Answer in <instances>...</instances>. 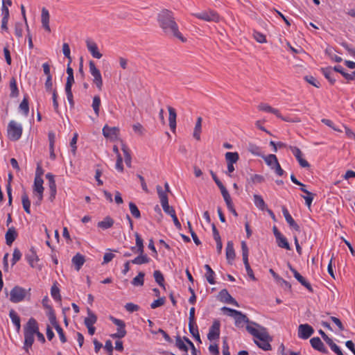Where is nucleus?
<instances>
[{"mask_svg": "<svg viewBox=\"0 0 355 355\" xmlns=\"http://www.w3.org/2000/svg\"><path fill=\"white\" fill-rule=\"evenodd\" d=\"M220 322L219 320H214L210 327L207 338L209 340H216L220 336Z\"/></svg>", "mask_w": 355, "mask_h": 355, "instance_id": "13", "label": "nucleus"}, {"mask_svg": "<svg viewBox=\"0 0 355 355\" xmlns=\"http://www.w3.org/2000/svg\"><path fill=\"white\" fill-rule=\"evenodd\" d=\"M113 224L114 220L112 218L107 216L102 221L98 223V227L103 230H107L110 228Z\"/></svg>", "mask_w": 355, "mask_h": 355, "instance_id": "32", "label": "nucleus"}, {"mask_svg": "<svg viewBox=\"0 0 355 355\" xmlns=\"http://www.w3.org/2000/svg\"><path fill=\"white\" fill-rule=\"evenodd\" d=\"M253 200L255 206L260 210L264 211L267 209V205L260 195L254 194L253 196Z\"/></svg>", "mask_w": 355, "mask_h": 355, "instance_id": "25", "label": "nucleus"}, {"mask_svg": "<svg viewBox=\"0 0 355 355\" xmlns=\"http://www.w3.org/2000/svg\"><path fill=\"white\" fill-rule=\"evenodd\" d=\"M126 335V330L123 328H117V332L111 335L112 338H122Z\"/></svg>", "mask_w": 355, "mask_h": 355, "instance_id": "58", "label": "nucleus"}, {"mask_svg": "<svg viewBox=\"0 0 355 355\" xmlns=\"http://www.w3.org/2000/svg\"><path fill=\"white\" fill-rule=\"evenodd\" d=\"M189 329L190 333L195 338V339L200 343L201 340H200V334L198 332V327L196 324V323L189 324Z\"/></svg>", "mask_w": 355, "mask_h": 355, "instance_id": "43", "label": "nucleus"}, {"mask_svg": "<svg viewBox=\"0 0 355 355\" xmlns=\"http://www.w3.org/2000/svg\"><path fill=\"white\" fill-rule=\"evenodd\" d=\"M155 282L160 286H164V278L159 270H155L153 273Z\"/></svg>", "mask_w": 355, "mask_h": 355, "instance_id": "48", "label": "nucleus"}, {"mask_svg": "<svg viewBox=\"0 0 355 355\" xmlns=\"http://www.w3.org/2000/svg\"><path fill=\"white\" fill-rule=\"evenodd\" d=\"M226 259L227 262L232 264V261L236 257V254L234 248V243L232 241H229L226 246Z\"/></svg>", "mask_w": 355, "mask_h": 355, "instance_id": "21", "label": "nucleus"}, {"mask_svg": "<svg viewBox=\"0 0 355 355\" xmlns=\"http://www.w3.org/2000/svg\"><path fill=\"white\" fill-rule=\"evenodd\" d=\"M225 156L227 163L229 164H235L239 159V153L236 152H227Z\"/></svg>", "mask_w": 355, "mask_h": 355, "instance_id": "34", "label": "nucleus"}, {"mask_svg": "<svg viewBox=\"0 0 355 355\" xmlns=\"http://www.w3.org/2000/svg\"><path fill=\"white\" fill-rule=\"evenodd\" d=\"M275 239L276 243L279 248H284L288 250H291V247L288 242V240L283 234H281L280 236H277V238H275Z\"/></svg>", "mask_w": 355, "mask_h": 355, "instance_id": "29", "label": "nucleus"}, {"mask_svg": "<svg viewBox=\"0 0 355 355\" xmlns=\"http://www.w3.org/2000/svg\"><path fill=\"white\" fill-rule=\"evenodd\" d=\"M175 345L180 350L187 352L188 347L185 344L184 341L182 340L180 337L177 338Z\"/></svg>", "mask_w": 355, "mask_h": 355, "instance_id": "54", "label": "nucleus"}, {"mask_svg": "<svg viewBox=\"0 0 355 355\" xmlns=\"http://www.w3.org/2000/svg\"><path fill=\"white\" fill-rule=\"evenodd\" d=\"M263 159L266 164L270 167L271 169H273L276 164L279 163L277 158L275 155H268L263 157Z\"/></svg>", "mask_w": 355, "mask_h": 355, "instance_id": "30", "label": "nucleus"}, {"mask_svg": "<svg viewBox=\"0 0 355 355\" xmlns=\"http://www.w3.org/2000/svg\"><path fill=\"white\" fill-rule=\"evenodd\" d=\"M23 128L20 123H18L14 120H11L7 128L8 137L11 141L19 140L22 135Z\"/></svg>", "mask_w": 355, "mask_h": 355, "instance_id": "4", "label": "nucleus"}, {"mask_svg": "<svg viewBox=\"0 0 355 355\" xmlns=\"http://www.w3.org/2000/svg\"><path fill=\"white\" fill-rule=\"evenodd\" d=\"M62 52L63 54L66 58L69 59V63L71 62V52H70V48L67 43H64L62 45Z\"/></svg>", "mask_w": 355, "mask_h": 355, "instance_id": "59", "label": "nucleus"}, {"mask_svg": "<svg viewBox=\"0 0 355 355\" xmlns=\"http://www.w3.org/2000/svg\"><path fill=\"white\" fill-rule=\"evenodd\" d=\"M17 237V232L14 227L8 228L6 233V243L8 245L10 246Z\"/></svg>", "mask_w": 355, "mask_h": 355, "instance_id": "23", "label": "nucleus"}, {"mask_svg": "<svg viewBox=\"0 0 355 355\" xmlns=\"http://www.w3.org/2000/svg\"><path fill=\"white\" fill-rule=\"evenodd\" d=\"M218 300L226 304H230L236 306H239L238 302L230 295L226 289H223L219 292Z\"/></svg>", "mask_w": 355, "mask_h": 355, "instance_id": "14", "label": "nucleus"}, {"mask_svg": "<svg viewBox=\"0 0 355 355\" xmlns=\"http://www.w3.org/2000/svg\"><path fill=\"white\" fill-rule=\"evenodd\" d=\"M304 79L306 80V82H308L309 83H310L311 85H313L315 87L318 88L320 86V82L312 76H305Z\"/></svg>", "mask_w": 355, "mask_h": 355, "instance_id": "57", "label": "nucleus"}, {"mask_svg": "<svg viewBox=\"0 0 355 355\" xmlns=\"http://www.w3.org/2000/svg\"><path fill=\"white\" fill-rule=\"evenodd\" d=\"M157 191L158 196L160 200V203L162 204L164 202H166L168 200V193L162 189V187L160 185H157L156 187Z\"/></svg>", "mask_w": 355, "mask_h": 355, "instance_id": "37", "label": "nucleus"}, {"mask_svg": "<svg viewBox=\"0 0 355 355\" xmlns=\"http://www.w3.org/2000/svg\"><path fill=\"white\" fill-rule=\"evenodd\" d=\"M86 45L88 51L92 54V57L96 59L102 58L103 55L98 51V48L96 42L90 39L86 40Z\"/></svg>", "mask_w": 355, "mask_h": 355, "instance_id": "16", "label": "nucleus"}, {"mask_svg": "<svg viewBox=\"0 0 355 355\" xmlns=\"http://www.w3.org/2000/svg\"><path fill=\"white\" fill-rule=\"evenodd\" d=\"M136 246L137 248V252L138 253H143L144 250L143 239L141 238L138 233H135Z\"/></svg>", "mask_w": 355, "mask_h": 355, "instance_id": "45", "label": "nucleus"}, {"mask_svg": "<svg viewBox=\"0 0 355 355\" xmlns=\"http://www.w3.org/2000/svg\"><path fill=\"white\" fill-rule=\"evenodd\" d=\"M43 183L44 181L42 177L38 175H35L33 184V196L36 198V200L34 202L35 205H40L42 200L44 192Z\"/></svg>", "mask_w": 355, "mask_h": 355, "instance_id": "5", "label": "nucleus"}, {"mask_svg": "<svg viewBox=\"0 0 355 355\" xmlns=\"http://www.w3.org/2000/svg\"><path fill=\"white\" fill-rule=\"evenodd\" d=\"M92 106L95 114L98 116L99 115V110L101 106V98L99 96H94Z\"/></svg>", "mask_w": 355, "mask_h": 355, "instance_id": "41", "label": "nucleus"}, {"mask_svg": "<svg viewBox=\"0 0 355 355\" xmlns=\"http://www.w3.org/2000/svg\"><path fill=\"white\" fill-rule=\"evenodd\" d=\"M89 72L93 76V82L99 90L103 87V79L100 71L96 68L94 61L90 60L89 62Z\"/></svg>", "mask_w": 355, "mask_h": 355, "instance_id": "9", "label": "nucleus"}, {"mask_svg": "<svg viewBox=\"0 0 355 355\" xmlns=\"http://www.w3.org/2000/svg\"><path fill=\"white\" fill-rule=\"evenodd\" d=\"M49 19H50V15L49 12V10L43 8L42 9V14H41V22L42 27L48 32H51V28L49 26Z\"/></svg>", "mask_w": 355, "mask_h": 355, "instance_id": "20", "label": "nucleus"}, {"mask_svg": "<svg viewBox=\"0 0 355 355\" xmlns=\"http://www.w3.org/2000/svg\"><path fill=\"white\" fill-rule=\"evenodd\" d=\"M119 130L116 127H109L108 125H105L103 128V134L106 138H109L110 139H114L117 137Z\"/></svg>", "mask_w": 355, "mask_h": 355, "instance_id": "18", "label": "nucleus"}, {"mask_svg": "<svg viewBox=\"0 0 355 355\" xmlns=\"http://www.w3.org/2000/svg\"><path fill=\"white\" fill-rule=\"evenodd\" d=\"M31 289H28V291L25 288L16 286H15L10 293V302L13 303H19L20 302H22L25 297H26L27 294L29 293V291Z\"/></svg>", "mask_w": 355, "mask_h": 355, "instance_id": "6", "label": "nucleus"}, {"mask_svg": "<svg viewBox=\"0 0 355 355\" xmlns=\"http://www.w3.org/2000/svg\"><path fill=\"white\" fill-rule=\"evenodd\" d=\"M323 75L330 82L331 84H334L336 82V79L333 78L334 71L331 68H325L322 69Z\"/></svg>", "mask_w": 355, "mask_h": 355, "instance_id": "42", "label": "nucleus"}, {"mask_svg": "<svg viewBox=\"0 0 355 355\" xmlns=\"http://www.w3.org/2000/svg\"><path fill=\"white\" fill-rule=\"evenodd\" d=\"M157 20L159 26L166 35L175 37L182 42L185 41L178 30V26L174 20L173 14L171 11L168 10H162L158 15Z\"/></svg>", "mask_w": 355, "mask_h": 355, "instance_id": "1", "label": "nucleus"}, {"mask_svg": "<svg viewBox=\"0 0 355 355\" xmlns=\"http://www.w3.org/2000/svg\"><path fill=\"white\" fill-rule=\"evenodd\" d=\"M38 330V324L33 318H30L24 328V349L28 352L29 348L31 347L34 343V337Z\"/></svg>", "mask_w": 355, "mask_h": 355, "instance_id": "3", "label": "nucleus"}, {"mask_svg": "<svg viewBox=\"0 0 355 355\" xmlns=\"http://www.w3.org/2000/svg\"><path fill=\"white\" fill-rule=\"evenodd\" d=\"M97 321L96 315L89 309H87V317L85 318L84 323L85 326H94Z\"/></svg>", "mask_w": 355, "mask_h": 355, "instance_id": "28", "label": "nucleus"}, {"mask_svg": "<svg viewBox=\"0 0 355 355\" xmlns=\"http://www.w3.org/2000/svg\"><path fill=\"white\" fill-rule=\"evenodd\" d=\"M9 316L16 327L17 331H19L21 328L20 324V318L17 315V313L14 310H10L9 313Z\"/></svg>", "mask_w": 355, "mask_h": 355, "instance_id": "31", "label": "nucleus"}, {"mask_svg": "<svg viewBox=\"0 0 355 355\" xmlns=\"http://www.w3.org/2000/svg\"><path fill=\"white\" fill-rule=\"evenodd\" d=\"M241 250L243 261L248 277L253 281L256 280L252 269L251 268L248 261L249 250L245 241L241 242Z\"/></svg>", "mask_w": 355, "mask_h": 355, "instance_id": "8", "label": "nucleus"}, {"mask_svg": "<svg viewBox=\"0 0 355 355\" xmlns=\"http://www.w3.org/2000/svg\"><path fill=\"white\" fill-rule=\"evenodd\" d=\"M26 259L29 263V265L33 268L35 267V262L37 260V257L35 254V252L33 250H31L30 252L26 254Z\"/></svg>", "mask_w": 355, "mask_h": 355, "instance_id": "38", "label": "nucleus"}, {"mask_svg": "<svg viewBox=\"0 0 355 355\" xmlns=\"http://www.w3.org/2000/svg\"><path fill=\"white\" fill-rule=\"evenodd\" d=\"M20 110L24 113L25 116H28L29 112L28 101L26 96H24V99L19 105Z\"/></svg>", "mask_w": 355, "mask_h": 355, "instance_id": "44", "label": "nucleus"}, {"mask_svg": "<svg viewBox=\"0 0 355 355\" xmlns=\"http://www.w3.org/2000/svg\"><path fill=\"white\" fill-rule=\"evenodd\" d=\"M246 330L250 334L256 338V340H254V343L259 348L265 351L271 349L270 342L272 339L269 336L266 328L257 323H252L249 326L246 327Z\"/></svg>", "mask_w": 355, "mask_h": 355, "instance_id": "2", "label": "nucleus"}, {"mask_svg": "<svg viewBox=\"0 0 355 355\" xmlns=\"http://www.w3.org/2000/svg\"><path fill=\"white\" fill-rule=\"evenodd\" d=\"M221 311L223 312V313L233 318H234L236 314L239 313V311L226 306L221 308Z\"/></svg>", "mask_w": 355, "mask_h": 355, "instance_id": "49", "label": "nucleus"}, {"mask_svg": "<svg viewBox=\"0 0 355 355\" xmlns=\"http://www.w3.org/2000/svg\"><path fill=\"white\" fill-rule=\"evenodd\" d=\"M129 208L131 214L135 218H139L141 217L140 211L139 210V209L137 208V205L135 203L130 202L129 203Z\"/></svg>", "mask_w": 355, "mask_h": 355, "instance_id": "46", "label": "nucleus"}, {"mask_svg": "<svg viewBox=\"0 0 355 355\" xmlns=\"http://www.w3.org/2000/svg\"><path fill=\"white\" fill-rule=\"evenodd\" d=\"M144 272H139L138 275L132 280V284L135 286H142L144 283Z\"/></svg>", "mask_w": 355, "mask_h": 355, "instance_id": "35", "label": "nucleus"}, {"mask_svg": "<svg viewBox=\"0 0 355 355\" xmlns=\"http://www.w3.org/2000/svg\"><path fill=\"white\" fill-rule=\"evenodd\" d=\"M248 150L254 155H261V148L258 146L253 144H249L248 147Z\"/></svg>", "mask_w": 355, "mask_h": 355, "instance_id": "50", "label": "nucleus"}, {"mask_svg": "<svg viewBox=\"0 0 355 355\" xmlns=\"http://www.w3.org/2000/svg\"><path fill=\"white\" fill-rule=\"evenodd\" d=\"M253 37L254 40L259 43H266V39L265 35L261 33L254 31Z\"/></svg>", "mask_w": 355, "mask_h": 355, "instance_id": "51", "label": "nucleus"}, {"mask_svg": "<svg viewBox=\"0 0 355 355\" xmlns=\"http://www.w3.org/2000/svg\"><path fill=\"white\" fill-rule=\"evenodd\" d=\"M282 213L289 226L296 231H300V226L296 223L285 207H282Z\"/></svg>", "mask_w": 355, "mask_h": 355, "instance_id": "19", "label": "nucleus"}, {"mask_svg": "<svg viewBox=\"0 0 355 355\" xmlns=\"http://www.w3.org/2000/svg\"><path fill=\"white\" fill-rule=\"evenodd\" d=\"M45 89L49 92L56 91L53 88L52 77H46V82L44 83Z\"/></svg>", "mask_w": 355, "mask_h": 355, "instance_id": "62", "label": "nucleus"}, {"mask_svg": "<svg viewBox=\"0 0 355 355\" xmlns=\"http://www.w3.org/2000/svg\"><path fill=\"white\" fill-rule=\"evenodd\" d=\"M202 117H198L193 130V137L198 141L200 139V133L202 131Z\"/></svg>", "mask_w": 355, "mask_h": 355, "instance_id": "24", "label": "nucleus"}, {"mask_svg": "<svg viewBox=\"0 0 355 355\" xmlns=\"http://www.w3.org/2000/svg\"><path fill=\"white\" fill-rule=\"evenodd\" d=\"M165 303V297H159L157 300H154L151 304L150 308L155 309L157 307L163 306Z\"/></svg>", "mask_w": 355, "mask_h": 355, "instance_id": "56", "label": "nucleus"}, {"mask_svg": "<svg viewBox=\"0 0 355 355\" xmlns=\"http://www.w3.org/2000/svg\"><path fill=\"white\" fill-rule=\"evenodd\" d=\"M288 148L292 152L301 167L309 168L310 166L309 162L303 158V154L299 148L290 146Z\"/></svg>", "mask_w": 355, "mask_h": 355, "instance_id": "12", "label": "nucleus"}, {"mask_svg": "<svg viewBox=\"0 0 355 355\" xmlns=\"http://www.w3.org/2000/svg\"><path fill=\"white\" fill-rule=\"evenodd\" d=\"M310 343L312 347L322 353L327 354L328 350L322 342L320 338L314 337L310 340Z\"/></svg>", "mask_w": 355, "mask_h": 355, "instance_id": "17", "label": "nucleus"}, {"mask_svg": "<svg viewBox=\"0 0 355 355\" xmlns=\"http://www.w3.org/2000/svg\"><path fill=\"white\" fill-rule=\"evenodd\" d=\"M314 333L313 328L308 324H302L298 327L297 336L303 340H306Z\"/></svg>", "mask_w": 355, "mask_h": 355, "instance_id": "10", "label": "nucleus"}, {"mask_svg": "<svg viewBox=\"0 0 355 355\" xmlns=\"http://www.w3.org/2000/svg\"><path fill=\"white\" fill-rule=\"evenodd\" d=\"M220 192L227 206L233 203L231 196L227 189L222 191Z\"/></svg>", "mask_w": 355, "mask_h": 355, "instance_id": "61", "label": "nucleus"}, {"mask_svg": "<svg viewBox=\"0 0 355 355\" xmlns=\"http://www.w3.org/2000/svg\"><path fill=\"white\" fill-rule=\"evenodd\" d=\"M139 256L135 257L134 259L131 260V263L133 264L137 265H141L144 263H149L150 261V259L146 255L143 253H139Z\"/></svg>", "mask_w": 355, "mask_h": 355, "instance_id": "27", "label": "nucleus"}, {"mask_svg": "<svg viewBox=\"0 0 355 355\" xmlns=\"http://www.w3.org/2000/svg\"><path fill=\"white\" fill-rule=\"evenodd\" d=\"M296 279L304 287H306L309 291L312 292L313 289L309 282H308L304 277H303L301 275Z\"/></svg>", "mask_w": 355, "mask_h": 355, "instance_id": "55", "label": "nucleus"}, {"mask_svg": "<svg viewBox=\"0 0 355 355\" xmlns=\"http://www.w3.org/2000/svg\"><path fill=\"white\" fill-rule=\"evenodd\" d=\"M161 205L166 214L170 215L171 217L175 215V209L172 207L169 206L168 201L161 204Z\"/></svg>", "mask_w": 355, "mask_h": 355, "instance_id": "47", "label": "nucleus"}, {"mask_svg": "<svg viewBox=\"0 0 355 355\" xmlns=\"http://www.w3.org/2000/svg\"><path fill=\"white\" fill-rule=\"evenodd\" d=\"M234 319L235 320V325L239 328L243 327L245 324H246L247 327L251 324L252 323H255L253 321L249 320L248 317L239 311V313L236 314Z\"/></svg>", "mask_w": 355, "mask_h": 355, "instance_id": "15", "label": "nucleus"}, {"mask_svg": "<svg viewBox=\"0 0 355 355\" xmlns=\"http://www.w3.org/2000/svg\"><path fill=\"white\" fill-rule=\"evenodd\" d=\"M21 253L18 248H15L12 254V265L14 266L17 261L20 260Z\"/></svg>", "mask_w": 355, "mask_h": 355, "instance_id": "52", "label": "nucleus"}, {"mask_svg": "<svg viewBox=\"0 0 355 355\" xmlns=\"http://www.w3.org/2000/svg\"><path fill=\"white\" fill-rule=\"evenodd\" d=\"M85 260L84 256L80 254V253H77L72 258V263L75 266L76 270H79L82 266L84 264Z\"/></svg>", "mask_w": 355, "mask_h": 355, "instance_id": "26", "label": "nucleus"}, {"mask_svg": "<svg viewBox=\"0 0 355 355\" xmlns=\"http://www.w3.org/2000/svg\"><path fill=\"white\" fill-rule=\"evenodd\" d=\"M125 309L128 312L132 313V312L138 311L139 309V306L137 304L132 303V302H129L125 305Z\"/></svg>", "mask_w": 355, "mask_h": 355, "instance_id": "64", "label": "nucleus"}, {"mask_svg": "<svg viewBox=\"0 0 355 355\" xmlns=\"http://www.w3.org/2000/svg\"><path fill=\"white\" fill-rule=\"evenodd\" d=\"M10 97H17L19 95V90L17 86V82L15 78H12L10 81Z\"/></svg>", "mask_w": 355, "mask_h": 355, "instance_id": "39", "label": "nucleus"}, {"mask_svg": "<svg viewBox=\"0 0 355 355\" xmlns=\"http://www.w3.org/2000/svg\"><path fill=\"white\" fill-rule=\"evenodd\" d=\"M52 94L53 106L55 112H59V105L57 100L58 94L56 91L51 92Z\"/></svg>", "mask_w": 355, "mask_h": 355, "instance_id": "60", "label": "nucleus"}, {"mask_svg": "<svg viewBox=\"0 0 355 355\" xmlns=\"http://www.w3.org/2000/svg\"><path fill=\"white\" fill-rule=\"evenodd\" d=\"M168 114H169V116H168L169 126H170L171 131L174 132L176 128V117H177L176 111L173 107H172L171 106H168Z\"/></svg>", "mask_w": 355, "mask_h": 355, "instance_id": "22", "label": "nucleus"}, {"mask_svg": "<svg viewBox=\"0 0 355 355\" xmlns=\"http://www.w3.org/2000/svg\"><path fill=\"white\" fill-rule=\"evenodd\" d=\"M21 202L23 205V208L24 211L30 214H31V201L28 198V195L26 193H24L21 196Z\"/></svg>", "mask_w": 355, "mask_h": 355, "instance_id": "36", "label": "nucleus"}, {"mask_svg": "<svg viewBox=\"0 0 355 355\" xmlns=\"http://www.w3.org/2000/svg\"><path fill=\"white\" fill-rule=\"evenodd\" d=\"M193 15L198 19H202L206 21H216L218 20V15L212 10H205L200 12L195 13Z\"/></svg>", "mask_w": 355, "mask_h": 355, "instance_id": "11", "label": "nucleus"}, {"mask_svg": "<svg viewBox=\"0 0 355 355\" xmlns=\"http://www.w3.org/2000/svg\"><path fill=\"white\" fill-rule=\"evenodd\" d=\"M46 178L49 182V188L51 191V196L54 197L56 193V185L54 180V176L51 173H49L46 175Z\"/></svg>", "mask_w": 355, "mask_h": 355, "instance_id": "40", "label": "nucleus"}, {"mask_svg": "<svg viewBox=\"0 0 355 355\" xmlns=\"http://www.w3.org/2000/svg\"><path fill=\"white\" fill-rule=\"evenodd\" d=\"M132 129L135 133L140 135H143L144 132V128L142 126V125L139 123H135L132 125Z\"/></svg>", "mask_w": 355, "mask_h": 355, "instance_id": "63", "label": "nucleus"}, {"mask_svg": "<svg viewBox=\"0 0 355 355\" xmlns=\"http://www.w3.org/2000/svg\"><path fill=\"white\" fill-rule=\"evenodd\" d=\"M51 294L52 297L55 300H60L61 296L60 295V289L56 286H53L51 289Z\"/></svg>", "mask_w": 355, "mask_h": 355, "instance_id": "53", "label": "nucleus"}, {"mask_svg": "<svg viewBox=\"0 0 355 355\" xmlns=\"http://www.w3.org/2000/svg\"><path fill=\"white\" fill-rule=\"evenodd\" d=\"M205 270L207 271L206 274H205V277H206V279H207V282L210 284H215V280H214L215 272L211 269L210 266L208 265V264L205 265Z\"/></svg>", "mask_w": 355, "mask_h": 355, "instance_id": "33", "label": "nucleus"}, {"mask_svg": "<svg viewBox=\"0 0 355 355\" xmlns=\"http://www.w3.org/2000/svg\"><path fill=\"white\" fill-rule=\"evenodd\" d=\"M258 109L260 111L272 113V114H275L279 119H282V121H286V122L295 123V122L300 121V120H298V119H292L288 116H283L277 109L272 107L270 105H269L267 103H260L258 105Z\"/></svg>", "mask_w": 355, "mask_h": 355, "instance_id": "7", "label": "nucleus"}]
</instances>
